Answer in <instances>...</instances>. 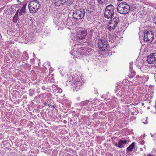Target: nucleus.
Instances as JSON below:
<instances>
[{"mask_svg": "<svg viewBox=\"0 0 156 156\" xmlns=\"http://www.w3.org/2000/svg\"><path fill=\"white\" fill-rule=\"evenodd\" d=\"M73 82L71 85L73 86V89L76 91H78L81 87L83 84V81L80 76H77L73 78Z\"/></svg>", "mask_w": 156, "mask_h": 156, "instance_id": "obj_1", "label": "nucleus"}, {"mask_svg": "<svg viewBox=\"0 0 156 156\" xmlns=\"http://www.w3.org/2000/svg\"><path fill=\"white\" fill-rule=\"evenodd\" d=\"M118 12L122 14H127L130 10V7L126 2H123L120 3L117 7Z\"/></svg>", "mask_w": 156, "mask_h": 156, "instance_id": "obj_2", "label": "nucleus"}, {"mask_svg": "<svg viewBox=\"0 0 156 156\" xmlns=\"http://www.w3.org/2000/svg\"><path fill=\"white\" fill-rule=\"evenodd\" d=\"M28 6L30 12L34 13L38 11L40 5L37 0H33L29 2Z\"/></svg>", "mask_w": 156, "mask_h": 156, "instance_id": "obj_3", "label": "nucleus"}, {"mask_svg": "<svg viewBox=\"0 0 156 156\" xmlns=\"http://www.w3.org/2000/svg\"><path fill=\"white\" fill-rule=\"evenodd\" d=\"M114 6L111 4L107 6L104 12L105 17L108 19L111 18L114 14Z\"/></svg>", "mask_w": 156, "mask_h": 156, "instance_id": "obj_4", "label": "nucleus"}, {"mask_svg": "<svg viewBox=\"0 0 156 156\" xmlns=\"http://www.w3.org/2000/svg\"><path fill=\"white\" fill-rule=\"evenodd\" d=\"M98 45L101 50L108 51L109 48V45L106 38L100 39L98 40Z\"/></svg>", "mask_w": 156, "mask_h": 156, "instance_id": "obj_5", "label": "nucleus"}, {"mask_svg": "<svg viewBox=\"0 0 156 156\" xmlns=\"http://www.w3.org/2000/svg\"><path fill=\"white\" fill-rule=\"evenodd\" d=\"M76 37L79 39L81 40L85 38L87 34V31L85 29L77 27L76 28Z\"/></svg>", "mask_w": 156, "mask_h": 156, "instance_id": "obj_6", "label": "nucleus"}, {"mask_svg": "<svg viewBox=\"0 0 156 156\" xmlns=\"http://www.w3.org/2000/svg\"><path fill=\"white\" fill-rule=\"evenodd\" d=\"M119 22L118 17H115L112 18L108 24L107 29L109 30H112L115 29L116 27Z\"/></svg>", "mask_w": 156, "mask_h": 156, "instance_id": "obj_7", "label": "nucleus"}, {"mask_svg": "<svg viewBox=\"0 0 156 156\" xmlns=\"http://www.w3.org/2000/svg\"><path fill=\"white\" fill-rule=\"evenodd\" d=\"M85 14L84 10L82 9H77L74 11L73 17L75 19L79 20L83 17Z\"/></svg>", "mask_w": 156, "mask_h": 156, "instance_id": "obj_8", "label": "nucleus"}, {"mask_svg": "<svg viewBox=\"0 0 156 156\" xmlns=\"http://www.w3.org/2000/svg\"><path fill=\"white\" fill-rule=\"evenodd\" d=\"M144 36V41L147 42H151L154 37L153 32L149 30L145 31Z\"/></svg>", "mask_w": 156, "mask_h": 156, "instance_id": "obj_9", "label": "nucleus"}, {"mask_svg": "<svg viewBox=\"0 0 156 156\" xmlns=\"http://www.w3.org/2000/svg\"><path fill=\"white\" fill-rule=\"evenodd\" d=\"M147 62L151 64H155L156 63V53L150 54L147 57Z\"/></svg>", "mask_w": 156, "mask_h": 156, "instance_id": "obj_10", "label": "nucleus"}, {"mask_svg": "<svg viewBox=\"0 0 156 156\" xmlns=\"http://www.w3.org/2000/svg\"><path fill=\"white\" fill-rule=\"evenodd\" d=\"M26 6V4H25L22 6L20 9H18L15 13L14 18H19L20 16H23L26 12L25 9Z\"/></svg>", "mask_w": 156, "mask_h": 156, "instance_id": "obj_11", "label": "nucleus"}, {"mask_svg": "<svg viewBox=\"0 0 156 156\" xmlns=\"http://www.w3.org/2000/svg\"><path fill=\"white\" fill-rule=\"evenodd\" d=\"M92 49L90 48H80L78 50V52L82 55H87L91 54Z\"/></svg>", "mask_w": 156, "mask_h": 156, "instance_id": "obj_12", "label": "nucleus"}, {"mask_svg": "<svg viewBox=\"0 0 156 156\" xmlns=\"http://www.w3.org/2000/svg\"><path fill=\"white\" fill-rule=\"evenodd\" d=\"M54 23L56 24L57 26L59 27L58 30L62 29L65 27L66 26V20L62 21L61 22H59V20L58 18H55L54 19Z\"/></svg>", "mask_w": 156, "mask_h": 156, "instance_id": "obj_13", "label": "nucleus"}, {"mask_svg": "<svg viewBox=\"0 0 156 156\" xmlns=\"http://www.w3.org/2000/svg\"><path fill=\"white\" fill-rule=\"evenodd\" d=\"M127 142V141L120 140L118 143L116 142L115 143V145L118 147L119 148H121L124 147Z\"/></svg>", "mask_w": 156, "mask_h": 156, "instance_id": "obj_14", "label": "nucleus"}, {"mask_svg": "<svg viewBox=\"0 0 156 156\" xmlns=\"http://www.w3.org/2000/svg\"><path fill=\"white\" fill-rule=\"evenodd\" d=\"M133 62H131L129 63V71L130 72V73L129 74V76L130 78H133L135 75V73L134 71H133Z\"/></svg>", "mask_w": 156, "mask_h": 156, "instance_id": "obj_15", "label": "nucleus"}, {"mask_svg": "<svg viewBox=\"0 0 156 156\" xmlns=\"http://www.w3.org/2000/svg\"><path fill=\"white\" fill-rule=\"evenodd\" d=\"M67 0H57L55 2L56 5L58 6H60L65 3Z\"/></svg>", "mask_w": 156, "mask_h": 156, "instance_id": "obj_16", "label": "nucleus"}, {"mask_svg": "<svg viewBox=\"0 0 156 156\" xmlns=\"http://www.w3.org/2000/svg\"><path fill=\"white\" fill-rule=\"evenodd\" d=\"M135 143L134 142L132 143L127 148V150L128 152H131L132 151L133 149L135 147Z\"/></svg>", "mask_w": 156, "mask_h": 156, "instance_id": "obj_17", "label": "nucleus"}, {"mask_svg": "<svg viewBox=\"0 0 156 156\" xmlns=\"http://www.w3.org/2000/svg\"><path fill=\"white\" fill-rule=\"evenodd\" d=\"M89 104V105L90 104V101L88 100H86L80 102L79 104V105L80 106H83L88 105Z\"/></svg>", "mask_w": 156, "mask_h": 156, "instance_id": "obj_18", "label": "nucleus"}, {"mask_svg": "<svg viewBox=\"0 0 156 156\" xmlns=\"http://www.w3.org/2000/svg\"><path fill=\"white\" fill-rule=\"evenodd\" d=\"M98 2L99 5H102L105 4L107 2L106 0H98Z\"/></svg>", "mask_w": 156, "mask_h": 156, "instance_id": "obj_19", "label": "nucleus"}, {"mask_svg": "<svg viewBox=\"0 0 156 156\" xmlns=\"http://www.w3.org/2000/svg\"><path fill=\"white\" fill-rule=\"evenodd\" d=\"M124 93L123 90H121L117 94V95L118 97H120L124 94Z\"/></svg>", "mask_w": 156, "mask_h": 156, "instance_id": "obj_20", "label": "nucleus"}, {"mask_svg": "<svg viewBox=\"0 0 156 156\" xmlns=\"http://www.w3.org/2000/svg\"><path fill=\"white\" fill-rule=\"evenodd\" d=\"M29 94L30 96H32L35 93V91L32 89H30L29 91Z\"/></svg>", "mask_w": 156, "mask_h": 156, "instance_id": "obj_21", "label": "nucleus"}, {"mask_svg": "<svg viewBox=\"0 0 156 156\" xmlns=\"http://www.w3.org/2000/svg\"><path fill=\"white\" fill-rule=\"evenodd\" d=\"M23 56L25 57V59L26 60L28 58V55L26 52H24L23 53Z\"/></svg>", "mask_w": 156, "mask_h": 156, "instance_id": "obj_22", "label": "nucleus"}, {"mask_svg": "<svg viewBox=\"0 0 156 156\" xmlns=\"http://www.w3.org/2000/svg\"><path fill=\"white\" fill-rule=\"evenodd\" d=\"M143 123L144 124H146L147 123V118H146L142 120Z\"/></svg>", "mask_w": 156, "mask_h": 156, "instance_id": "obj_23", "label": "nucleus"}, {"mask_svg": "<svg viewBox=\"0 0 156 156\" xmlns=\"http://www.w3.org/2000/svg\"><path fill=\"white\" fill-rule=\"evenodd\" d=\"M57 92L59 93H61L62 92V89L59 88H57Z\"/></svg>", "mask_w": 156, "mask_h": 156, "instance_id": "obj_24", "label": "nucleus"}, {"mask_svg": "<svg viewBox=\"0 0 156 156\" xmlns=\"http://www.w3.org/2000/svg\"><path fill=\"white\" fill-rule=\"evenodd\" d=\"M152 136H153L155 138V140L156 142V133H155L154 134H153V135H152Z\"/></svg>", "mask_w": 156, "mask_h": 156, "instance_id": "obj_25", "label": "nucleus"}, {"mask_svg": "<svg viewBox=\"0 0 156 156\" xmlns=\"http://www.w3.org/2000/svg\"><path fill=\"white\" fill-rule=\"evenodd\" d=\"M70 53L72 54V55H75V53H73V51H72L70 52Z\"/></svg>", "mask_w": 156, "mask_h": 156, "instance_id": "obj_26", "label": "nucleus"}, {"mask_svg": "<svg viewBox=\"0 0 156 156\" xmlns=\"http://www.w3.org/2000/svg\"><path fill=\"white\" fill-rule=\"evenodd\" d=\"M140 143L141 144H143L144 143V140H141L140 142Z\"/></svg>", "mask_w": 156, "mask_h": 156, "instance_id": "obj_27", "label": "nucleus"}, {"mask_svg": "<svg viewBox=\"0 0 156 156\" xmlns=\"http://www.w3.org/2000/svg\"><path fill=\"white\" fill-rule=\"evenodd\" d=\"M102 97L103 98H105V99H109L108 98L106 97L105 96V95H103L102 96Z\"/></svg>", "mask_w": 156, "mask_h": 156, "instance_id": "obj_28", "label": "nucleus"}, {"mask_svg": "<svg viewBox=\"0 0 156 156\" xmlns=\"http://www.w3.org/2000/svg\"><path fill=\"white\" fill-rule=\"evenodd\" d=\"M139 34V37H140V40H141L142 39H143V37H142V36H140V34Z\"/></svg>", "mask_w": 156, "mask_h": 156, "instance_id": "obj_29", "label": "nucleus"}, {"mask_svg": "<svg viewBox=\"0 0 156 156\" xmlns=\"http://www.w3.org/2000/svg\"><path fill=\"white\" fill-rule=\"evenodd\" d=\"M154 23L156 24V17H155L154 19Z\"/></svg>", "mask_w": 156, "mask_h": 156, "instance_id": "obj_30", "label": "nucleus"}, {"mask_svg": "<svg viewBox=\"0 0 156 156\" xmlns=\"http://www.w3.org/2000/svg\"><path fill=\"white\" fill-rule=\"evenodd\" d=\"M85 109H86V110H88V108H85Z\"/></svg>", "mask_w": 156, "mask_h": 156, "instance_id": "obj_31", "label": "nucleus"}, {"mask_svg": "<svg viewBox=\"0 0 156 156\" xmlns=\"http://www.w3.org/2000/svg\"><path fill=\"white\" fill-rule=\"evenodd\" d=\"M107 96H109V93H108L107 94H106Z\"/></svg>", "mask_w": 156, "mask_h": 156, "instance_id": "obj_32", "label": "nucleus"}, {"mask_svg": "<svg viewBox=\"0 0 156 156\" xmlns=\"http://www.w3.org/2000/svg\"><path fill=\"white\" fill-rule=\"evenodd\" d=\"M118 1H122L123 0H117Z\"/></svg>", "mask_w": 156, "mask_h": 156, "instance_id": "obj_33", "label": "nucleus"}]
</instances>
